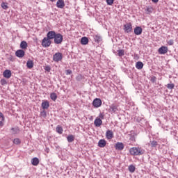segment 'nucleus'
I'll list each match as a JSON object with an SVG mask.
<instances>
[{"label": "nucleus", "mask_w": 178, "mask_h": 178, "mask_svg": "<svg viewBox=\"0 0 178 178\" xmlns=\"http://www.w3.org/2000/svg\"><path fill=\"white\" fill-rule=\"evenodd\" d=\"M42 109H48V108H49V102H48V100L42 101Z\"/></svg>", "instance_id": "nucleus-17"}, {"label": "nucleus", "mask_w": 178, "mask_h": 178, "mask_svg": "<svg viewBox=\"0 0 178 178\" xmlns=\"http://www.w3.org/2000/svg\"><path fill=\"white\" fill-rule=\"evenodd\" d=\"M129 152L131 155L134 156H138V155H143V151H141V149L138 147H132L129 149Z\"/></svg>", "instance_id": "nucleus-2"}, {"label": "nucleus", "mask_w": 178, "mask_h": 178, "mask_svg": "<svg viewBox=\"0 0 178 178\" xmlns=\"http://www.w3.org/2000/svg\"><path fill=\"white\" fill-rule=\"evenodd\" d=\"M158 52L160 55H165V54H168V47L162 46L158 49Z\"/></svg>", "instance_id": "nucleus-9"}, {"label": "nucleus", "mask_w": 178, "mask_h": 178, "mask_svg": "<svg viewBox=\"0 0 178 178\" xmlns=\"http://www.w3.org/2000/svg\"><path fill=\"white\" fill-rule=\"evenodd\" d=\"M1 8H3L4 10L8 9L9 8L8 6V3H5V2L1 3Z\"/></svg>", "instance_id": "nucleus-33"}, {"label": "nucleus", "mask_w": 178, "mask_h": 178, "mask_svg": "<svg viewBox=\"0 0 178 178\" xmlns=\"http://www.w3.org/2000/svg\"><path fill=\"white\" fill-rule=\"evenodd\" d=\"M27 42L26 41H22L21 42V44H20V48H22V49H27Z\"/></svg>", "instance_id": "nucleus-24"}, {"label": "nucleus", "mask_w": 178, "mask_h": 178, "mask_svg": "<svg viewBox=\"0 0 178 178\" xmlns=\"http://www.w3.org/2000/svg\"><path fill=\"white\" fill-rule=\"evenodd\" d=\"M113 137H114L113 131L109 129L107 130L106 132V138H107V140H112Z\"/></svg>", "instance_id": "nucleus-11"}, {"label": "nucleus", "mask_w": 178, "mask_h": 178, "mask_svg": "<svg viewBox=\"0 0 178 178\" xmlns=\"http://www.w3.org/2000/svg\"><path fill=\"white\" fill-rule=\"evenodd\" d=\"M62 59H63V56L60 52L56 53L53 56V60H54V62H60Z\"/></svg>", "instance_id": "nucleus-5"}, {"label": "nucleus", "mask_w": 178, "mask_h": 178, "mask_svg": "<svg viewBox=\"0 0 178 178\" xmlns=\"http://www.w3.org/2000/svg\"><path fill=\"white\" fill-rule=\"evenodd\" d=\"M3 126V122L2 121H0V127H2Z\"/></svg>", "instance_id": "nucleus-42"}, {"label": "nucleus", "mask_w": 178, "mask_h": 178, "mask_svg": "<svg viewBox=\"0 0 178 178\" xmlns=\"http://www.w3.org/2000/svg\"><path fill=\"white\" fill-rule=\"evenodd\" d=\"M13 143L16 145H19L22 143V140H20L19 138H15L13 140Z\"/></svg>", "instance_id": "nucleus-30"}, {"label": "nucleus", "mask_w": 178, "mask_h": 178, "mask_svg": "<svg viewBox=\"0 0 178 178\" xmlns=\"http://www.w3.org/2000/svg\"><path fill=\"white\" fill-rule=\"evenodd\" d=\"M94 108H99L102 105V100L99 98H96L92 102Z\"/></svg>", "instance_id": "nucleus-7"}, {"label": "nucleus", "mask_w": 178, "mask_h": 178, "mask_svg": "<svg viewBox=\"0 0 178 178\" xmlns=\"http://www.w3.org/2000/svg\"><path fill=\"white\" fill-rule=\"evenodd\" d=\"M63 42V35L60 33L56 34L54 37V44H62Z\"/></svg>", "instance_id": "nucleus-3"}, {"label": "nucleus", "mask_w": 178, "mask_h": 178, "mask_svg": "<svg viewBox=\"0 0 178 178\" xmlns=\"http://www.w3.org/2000/svg\"><path fill=\"white\" fill-rule=\"evenodd\" d=\"M81 44H82V45H87V44H88V38L87 37L82 38Z\"/></svg>", "instance_id": "nucleus-22"}, {"label": "nucleus", "mask_w": 178, "mask_h": 178, "mask_svg": "<svg viewBox=\"0 0 178 178\" xmlns=\"http://www.w3.org/2000/svg\"><path fill=\"white\" fill-rule=\"evenodd\" d=\"M65 73H66L67 76H69V74H72V70H67L65 71Z\"/></svg>", "instance_id": "nucleus-37"}, {"label": "nucleus", "mask_w": 178, "mask_h": 178, "mask_svg": "<svg viewBox=\"0 0 178 178\" xmlns=\"http://www.w3.org/2000/svg\"><path fill=\"white\" fill-rule=\"evenodd\" d=\"M113 2H115V0H106L107 5L112 6L113 5Z\"/></svg>", "instance_id": "nucleus-34"}, {"label": "nucleus", "mask_w": 178, "mask_h": 178, "mask_svg": "<svg viewBox=\"0 0 178 178\" xmlns=\"http://www.w3.org/2000/svg\"><path fill=\"white\" fill-rule=\"evenodd\" d=\"M26 66H27L28 69H33V67H34V61L28 60L26 63Z\"/></svg>", "instance_id": "nucleus-20"}, {"label": "nucleus", "mask_w": 178, "mask_h": 178, "mask_svg": "<svg viewBox=\"0 0 178 178\" xmlns=\"http://www.w3.org/2000/svg\"><path fill=\"white\" fill-rule=\"evenodd\" d=\"M150 144H151V147L155 148V147L158 145V142H156V140H153L150 142Z\"/></svg>", "instance_id": "nucleus-32"}, {"label": "nucleus", "mask_w": 178, "mask_h": 178, "mask_svg": "<svg viewBox=\"0 0 178 178\" xmlns=\"http://www.w3.org/2000/svg\"><path fill=\"white\" fill-rule=\"evenodd\" d=\"M25 52L23 49H19L15 52V56H17V58H23Z\"/></svg>", "instance_id": "nucleus-14"}, {"label": "nucleus", "mask_w": 178, "mask_h": 178, "mask_svg": "<svg viewBox=\"0 0 178 178\" xmlns=\"http://www.w3.org/2000/svg\"><path fill=\"white\" fill-rule=\"evenodd\" d=\"M11 130H13V131L15 130V128H12Z\"/></svg>", "instance_id": "nucleus-44"}, {"label": "nucleus", "mask_w": 178, "mask_h": 178, "mask_svg": "<svg viewBox=\"0 0 178 178\" xmlns=\"http://www.w3.org/2000/svg\"><path fill=\"white\" fill-rule=\"evenodd\" d=\"M168 45H173V44H174L173 40H170L168 42Z\"/></svg>", "instance_id": "nucleus-38"}, {"label": "nucleus", "mask_w": 178, "mask_h": 178, "mask_svg": "<svg viewBox=\"0 0 178 178\" xmlns=\"http://www.w3.org/2000/svg\"><path fill=\"white\" fill-rule=\"evenodd\" d=\"M105 145H106V141L104 139H101L100 140H99L98 147H99L100 148H104Z\"/></svg>", "instance_id": "nucleus-18"}, {"label": "nucleus", "mask_w": 178, "mask_h": 178, "mask_svg": "<svg viewBox=\"0 0 178 178\" xmlns=\"http://www.w3.org/2000/svg\"><path fill=\"white\" fill-rule=\"evenodd\" d=\"M134 33L136 35H141L143 34V28L141 26H136L134 29Z\"/></svg>", "instance_id": "nucleus-12"}, {"label": "nucleus", "mask_w": 178, "mask_h": 178, "mask_svg": "<svg viewBox=\"0 0 178 178\" xmlns=\"http://www.w3.org/2000/svg\"><path fill=\"white\" fill-rule=\"evenodd\" d=\"M124 31L125 33H131L133 31V25L131 22H129L124 25Z\"/></svg>", "instance_id": "nucleus-6"}, {"label": "nucleus", "mask_w": 178, "mask_h": 178, "mask_svg": "<svg viewBox=\"0 0 178 178\" xmlns=\"http://www.w3.org/2000/svg\"><path fill=\"white\" fill-rule=\"evenodd\" d=\"M118 111H119V106L116 104H111L108 109V112H110V113H115L118 112Z\"/></svg>", "instance_id": "nucleus-8"}, {"label": "nucleus", "mask_w": 178, "mask_h": 178, "mask_svg": "<svg viewBox=\"0 0 178 178\" xmlns=\"http://www.w3.org/2000/svg\"><path fill=\"white\" fill-rule=\"evenodd\" d=\"M57 8L60 9H63L65 8V1L63 0H58L56 3Z\"/></svg>", "instance_id": "nucleus-16"}, {"label": "nucleus", "mask_w": 178, "mask_h": 178, "mask_svg": "<svg viewBox=\"0 0 178 178\" xmlns=\"http://www.w3.org/2000/svg\"><path fill=\"white\" fill-rule=\"evenodd\" d=\"M0 118H2V120H5V117L3 116V114L2 113H0Z\"/></svg>", "instance_id": "nucleus-39"}, {"label": "nucleus", "mask_w": 178, "mask_h": 178, "mask_svg": "<svg viewBox=\"0 0 178 178\" xmlns=\"http://www.w3.org/2000/svg\"><path fill=\"white\" fill-rule=\"evenodd\" d=\"M129 171L130 173H134L136 172V166L134 165H130L128 168Z\"/></svg>", "instance_id": "nucleus-25"}, {"label": "nucleus", "mask_w": 178, "mask_h": 178, "mask_svg": "<svg viewBox=\"0 0 178 178\" xmlns=\"http://www.w3.org/2000/svg\"><path fill=\"white\" fill-rule=\"evenodd\" d=\"M51 2H55L56 0H50Z\"/></svg>", "instance_id": "nucleus-43"}, {"label": "nucleus", "mask_w": 178, "mask_h": 178, "mask_svg": "<svg viewBox=\"0 0 178 178\" xmlns=\"http://www.w3.org/2000/svg\"><path fill=\"white\" fill-rule=\"evenodd\" d=\"M167 88H168V90H173V88H175V83H168Z\"/></svg>", "instance_id": "nucleus-31"}, {"label": "nucleus", "mask_w": 178, "mask_h": 178, "mask_svg": "<svg viewBox=\"0 0 178 178\" xmlns=\"http://www.w3.org/2000/svg\"><path fill=\"white\" fill-rule=\"evenodd\" d=\"M152 2H154V3H158V2L159 1V0H152Z\"/></svg>", "instance_id": "nucleus-41"}, {"label": "nucleus", "mask_w": 178, "mask_h": 178, "mask_svg": "<svg viewBox=\"0 0 178 178\" xmlns=\"http://www.w3.org/2000/svg\"><path fill=\"white\" fill-rule=\"evenodd\" d=\"M51 39L48 38H44L42 40V47H43L44 48H48L49 47H51Z\"/></svg>", "instance_id": "nucleus-4"}, {"label": "nucleus", "mask_w": 178, "mask_h": 178, "mask_svg": "<svg viewBox=\"0 0 178 178\" xmlns=\"http://www.w3.org/2000/svg\"><path fill=\"white\" fill-rule=\"evenodd\" d=\"M31 163L33 166H38V165L40 163V159H38L37 157H34L31 160Z\"/></svg>", "instance_id": "nucleus-19"}, {"label": "nucleus", "mask_w": 178, "mask_h": 178, "mask_svg": "<svg viewBox=\"0 0 178 178\" xmlns=\"http://www.w3.org/2000/svg\"><path fill=\"white\" fill-rule=\"evenodd\" d=\"M94 40L95 42H99L100 41H102V38L99 35H95L94 36Z\"/></svg>", "instance_id": "nucleus-26"}, {"label": "nucleus", "mask_w": 178, "mask_h": 178, "mask_svg": "<svg viewBox=\"0 0 178 178\" xmlns=\"http://www.w3.org/2000/svg\"><path fill=\"white\" fill-rule=\"evenodd\" d=\"M50 98H51V99H52V101L55 102L58 99V95H56V93L52 92L50 95Z\"/></svg>", "instance_id": "nucleus-27"}, {"label": "nucleus", "mask_w": 178, "mask_h": 178, "mask_svg": "<svg viewBox=\"0 0 178 178\" xmlns=\"http://www.w3.org/2000/svg\"><path fill=\"white\" fill-rule=\"evenodd\" d=\"M147 10H149V8H147Z\"/></svg>", "instance_id": "nucleus-47"}, {"label": "nucleus", "mask_w": 178, "mask_h": 178, "mask_svg": "<svg viewBox=\"0 0 178 178\" xmlns=\"http://www.w3.org/2000/svg\"><path fill=\"white\" fill-rule=\"evenodd\" d=\"M45 70H47V72H50L51 68L49 67H46Z\"/></svg>", "instance_id": "nucleus-40"}, {"label": "nucleus", "mask_w": 178, "mask_h": 178, "mask_svg": "<svg viewBox=\"0 0 178 178\" xmlns=\"http://www.w3.org/2000/svg\"><path fill=\"white\" fill-rule=\"evenodd\" d=\"M67 140L68 143H73V141H74V136L69 135L67 137Z\"/></svg>", "instance_id": "nucleus-28"}, {"label": "nucleus", "mask_w": 178, "mask_h": 178, "mask_svg": "<svg viewBox=\"0 0 178 178\" xmlns=\"http://www.w3.org/2000/svg\"><path fill=\"white\" fill-rule=\"evenodd\" d=\"M56 131L58 134H62L63 133V128L60 126V125H58L56 127Z\"/></svg>", "instance_id": "nucleus-21"}, {"label": "nucleus", "mask_w": 178, "mask_h": 178, "mask_svg": "<svg viewBox=\"0 0 178 178\" xmlns=\"http://www.w3.org/2000/svg\"><path fill=\"white\" fill-rule=\"evenodd\" d=\"M1 86H5L6 84H8V82H6V79H1Z\"/></svg>", "instance_id": "nucleus-35"}, {"label": "nucleus", "mask_w": 178, "mask_h": 178, "mask_svg": "<svg viewBox=\"0 0 178 178\" xmlns=\"http://www.w3.org/2000/svg\"><path fill=\"white\" fill-rule=\"evenodd\" d=\"M136 69L141 70V69H143V67H144V64L143 63V62L138 61L136 64Z\"/></svg>", "instance_id": "nucleus-23"}, {"label": "nucleus", "mask_w": 178, "mask_h": 178, "mask_svg": "<svg viewBox=\"0 0 178 178\" xmlns=\"http://www.w3.org/2000/svg\"><path fill=\"white\" fill-rule=\"evenodd\" d=\"M115 149H118V151H123V149H124V144L118 142L115 145Z\"/></svg>", "instance_id": "nucleus-10"}, {"label": "nucleus", "mask_w": 178, "mask_h": 178, "mask_svg": "<svg viewBox=\"0 0 178 178\" xmlns=\"http://www.w3.org/2000/svg\"><path fill=\"white\" fill-rule=\"evenodd\" d=\"M41 116H42L43 118H46L47 116V112H45V111H43L40 113Z\"/></svg>", "instance_id": "nucleus-36"}, {"label": "nucleus", "mask_w": 178, "mask_h": 178, "mask_svg": "<svg viewBox=\"0 0 178 178\" xmlns=\"http://www.w3.org/2000/svg\"><path fill=\"white\" fill-rule=\"evenodd\" d=\"M154 80H155V77L154 78L153 81H154Z\"/></svg>", "instance_id": "nucleus-45"}, {"label": "nucleus", "mask_w": 178, "mask_h": 178, "mask_svg": "<svg viewBox=\"0 0 178 178\" xmlns=\"http://www.w3.org/2000/svg\"><path fill=\"white\" fill-rule=\"evenodd\" d=\"M3 76L6 79H10V77H12V72L9 70H6L3 72Z\"/></svg>", "instance_id": "nucleus-15"}, {"label": "nucleus", "mask_w": 178, "mask_h": 178, "mask_svg": "<svg viewBox=\"0 0 178 178\" xmlns=\"http://www.w3.org/2000/svg\"><path fill=\"white\" fill-rule=\"evenodd\" d=\"M105 114L100 113L98 117H97L94 121V124L95 127H101L102 126V120L104 119Z\"/></svg>", "instance_id": "nucleus-1"}, {"label": "nucleus", "mask_w": 178, "mask_h": 178, "mask_svg": "<svg viewBox=\"0 0 178 178\" xmlns=\"http://www.w3.org/2000/svg\"><path fill=\"white\" fill-rule=\"evenodd\" d=\"M147 10H149V8H147Z\"/></svg>", "instance_id": "nucleus-46"}, {"label": "nucleus", "mask_w": 178, "mask_h": 178, "mask_svg": "<svg viewBox=\"0 0 178 178\" xmlns=\"http://www.w3.org/2000/svg\"><path fill=\"white\" fill-rule=\"evenodd\" d=\"M118 56H124V50L123 49L118 50Z\"/></svg>", "instance_id": "nucleus-29"}, {"label": "nucleus", "mask_w": 178, "mask_h": 178, "mask_svg": "<svg viewBox=\"0 0 178 178\" xmlns=\"http://www.w3.org/2000/svg\"><path fill=\"white\" fill-rule=\"evenodd\" d=\"M56 35V33L54 31H50L47 34V38L49 40H54L55 36Z\"/></svg>", "instance_id": "nucleus-13"}]
</instances>
